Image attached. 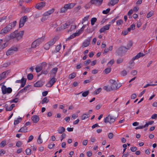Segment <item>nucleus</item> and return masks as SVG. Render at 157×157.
<instances>
[{"instance_id": "obj_1", "label": "nucleus", "mask_w": 157, "mask_h": 157, "mask_svg": "<svg viewBox=\"0 0 157 157\" xmlns=\"http://www.w3.org/2000/svg\"><path fill=\"white\" fill-rule=\"evenodd\" d=\"M24 32L23 30L20 31L19 33L17 30H16L10 35V39L15 38L17 40H19L22 37Z\"/></svg>"}, {"instance_id": "obj_2", "label": "nucleus", "mask_w": 157, "mask_h": 157, "mask_svg": "<svg viewBox=\"0 0 157 157\" xmlns=\"http://www.w3.org/2000/svg\"><path fill=\"white\" fill-rule=\"evenodd\" d=\"M16 23L17 22L15 21L9 23L5 27L1 30L0 34H6L10 31L12 28L15 26Z\"/></svg>"}, {"instance_id": "obj_3", "label": "nucleus", "mask_w": 157, "mask_h": 157, "mask_svg": "<svg viewBox=\"0 0 157 157\" xmlns=\"http://www.w3.org/2000/svg\"><path fill=\"white\" fill-rule=\"evenodd\" d=\"M118 116V115H117L114 117L109 115L105 118L104 122L105 123L108 122L110 123H113L115 121V119Z\"/></svg>"}, {"instance_id": "obj_4", "label": "nucleus", "mask_w": 157, "mask_h": 157, "mask_svg": "<svg viewBox=\"0 0 157 157\" xmlns=\"http://www.w3.org/2000/svg\"><path fill=\"white\" fill-rule=\"evenodd\" d=\"M44 40V39L43 37L40 38L34 41L32 43L31 48H35L36 47L38 46Z\"/></svg>"}, {"instance_id": "obj_5", "label": "nucleus", "mask_w": 157, "mask_h": 157, "mask_svg": "<svg viewBox=\"0 0 157 157\" xmlns=\"http://www.w3.org/2000/svg\"><path fill=\"white\" fill-rule=\"evenodd\" d=\"M127 50L126 47L121 46L117 50L116 52L118 55L122 56L126 53Z\"/></svg>"}, {"instance_id": "obj_6", "label": "nucleus", "mask_w": 157, "mask_h": 157, "mask_svg": "<svg viewBox=\"0 0 157 157\" xmlns=\"http://www.w3.org/2000/svg\"><path fill=\"white\" fill-rule=\"evenodd\" d=\"M109 82L111 84L110 88L112 90H117L120 86H118V84L115 80L111 79L109 80Z\"/></svg>"}, {"instance_id": "obj_7", "label": "nucleus", "mask_w": 157, "mask_h": 157, "mask_svg": "<svg viewBox=\"0 0 157 157\" xmlns=\"http://www.w3.org/2000/svg\"><path fill=\"white\" fill-rule=\"evenodd\" d=\"M1 89L2 94H10L12 92V90L11 88H7L4 85L2 86Z\"/></svg>"}, {"instance_id": "obj_8", "label": "nucleus", "mask_w": 157, "mask_h": 157, "mask_svg": "<svg viewBox=\"0 0 157 157\" xmlns=\"http://www.w3.org/2000/svg\"><path fill=\"white\" fill-rule=\"evenodd\" d=\"M18 48L12 46L6 52L7 56H10L13 54L15 52L17 51Z\"/></svg>"}, {"instance_id": "obj_9", "label": "nucleus", "mask_w": 157, "mask_h": 157, "mask_svg": "<svg viewBox=\"0 0 157 157\" xmlns=\"http://www.w3.org/2000/svg\"><path fill=\"white\" fill-rule=\"evenodd\" d=\"M27 16H24L21 18L19 24L20 28H21L24 26L25 23L27 21Z\"/></svg>"}, {"instance_id": "obj_10", "label": "nucleus", "mask_w": 157, "mask_h": 157, "mask_svg": "<svg viewBox=\"0 0 157 157\" xmlns=\"http://www.w3.org/2000/svg\"><path fill=\"white\" fill-rule=\"evenodd\" d=\"M70 23L69 22H67L65 24L61 25L60 28H57L56 30L57 31L61 30H64L66 28H67L70 25Z\"/></svg>"}, {"instance_id": "obj_11", "label": "nucleus", "mask_w": 157, "mask_h": 157, "mask_svg": "<svg viewBox=\"0 0 157 157\" xmlns=\"http://www.w3.org/2000/svg\"><path fill=\"white\" fill-rule=\"evenodd\" d=\"M91 37L88 38L87 39L85 40L82 44V48L87 47L88 46L90 43V42L91 40Z\"/></svg>"}, {"instance_id": "obj_12", "label": "nucleus", "mask_w": 157, "mask_h": 157, "mask_svg": "<svg viewBox=\"0 0 157 157\" xmlns=\"http://www.w3.org/2000/svg\"><path fill=\"white\" fill-rule=\"evenodd\" d=\"M45 2H41L37 4L36 5L35 7L37 9L41 10L42 8L45 6Z\"/></svg>"}, {"instance_id": "obj_13", "label": "nucleus", "mask_w": 157, "mask_h": 157, "mask_svg": "<svg viewBox=\"0 0 157 157\" xmlns=\"http://www.w3.org/2000/svg\"><path fill=\"white\" fill-rule=\"evenodd\" d=\"M103 0H91L90 2L92 4L97 6H100L102 3Z\"/></svg>"}, {"instance_id": "obj_14", "label": "nucleus", "mask_w": 157, "mask_h": 157, "mask_svg": "<svg viewBox=\"0 0 157 157\" xmlns=\"http://www.w3.org/2000/svg\"><path fill=\"white\" fill-rule=\"evenodd\" d=\"M110 25H107L103 26L102 28H101L100 30V32L101 33L104 32L105 31L108 30L109 29Z\"/></svg>"}, {"instance_id": "obj_15", "label": "nucleus", "mask_w": 157, "mask_h": 157, "mask_svg": "<svg viewBox=\"0 0 157 157\" xmlns=\"http://www.w3.org/2000/svg\"><path fill=\"white\" fill-rule=\"evenodd\" d=\"M58 68L55 67L53 68L50 71V73L52 77H55L58 70Z\"/></svg>"}, {"instance_id": "obj_16", "label": "nucleus", "mask_w": 157, "mask_h": 157, "mask_svg": "<svg viewBox=\"0 0 157 157\" xmlns=\"http://www.w3.org/2000/svg\"><path fill=\"white\" fill-rule=\"evenodd\" d=\"M31 119L34 123H37L39 120V117L37 115H34L31 118Z\"/></svg>"}, {"instance_id": "obj_17", "label": "nucleus", "mask_w": 157, "mask_h": 157, "mask_svg": "<svg viewBox=\"0 0 157 157\" xmlns=\"http://www.w3.org/2000/svg\"><path fill=\"white\" fill-rule=\"evenodd\" d=\"M75 5V4L74 3H69L68 4L65 5L64 6L66 8L67 10L68 9H70L72 8Z\"/></svg>"}, {"instance_id": "obj_18", "label": "nucleus", "mask_w": 157, "mask_h": 157, "mask_svg": "<svg viewBox=\"0 0 157 157\" xmlns=\"http://www.w3.org/2000/svg\"><path fill=\"white\" fill-rule=\"evenodd\" d=\"M56 81V79L55 78V77H53L49 82V86H48V87L52 86Z\"/></svg>"}, {"instance_id": "obj_19", "label": "nucleus", "mask_w": 157, "mask_h": 157, "mask_svg": "<svg viewBox=\"0 0 157 157\" xmlns=\"http://www.w3.org/2000/svg\"><path fill=\"white\" fill-rule=\"evenodd\" d=\"M43 85V82L41 81H37L36 83L34 84V86L36 87H40Z\"/></svg>"}, {"instance_id": "obj_20", "label": "nucleus", "mask_w": 157, "mask_h": 157, "mask_svg": "<svg viewBox=\"0 0 157 157\" xmlns=\"http://www.w3.org/2000/svg\"><path fill=\"white\" fill-rule=\"evenodd\" d=\"M57 40V39L56 37H54L52 38V40H51L48 42V43L50 45L52 46L53 45L56 41Z\"/></svg>"}, {"instance_id": "obj_21", "label": "nucleus", "mask_w": 157, "mask_h": 157, "mask_svg": "<svg viewBox=\"0 0 157 157\" xmlns=\"http://www.w3.org/2000/svg\"><path fill=\"white\" fill-rule=\"evenodd\" d=\"M8 75L7 71H4L0 75V80L4 78L6 75Z\"/></svg>"}, {"instance_id": "obj_22", "label": "nucleus", "mask_w": 157, "mask_h": 157, "mask_svg": "<svg viewBox=\"0 0 157 157\" xmlns=\"http://www.w3.org/2000/svg\"><path fill=\"white\" fill-rule=\"evenodd\" d=\"M54 11V8L52 9L51 10H50L47 12H45L44 13H45V14L48 16L51 14L52 13H53Z\"/></svg>"}, {"instance_id": "obj_23", "label": "nucleus", "mask_w": 157, "mask_h": 157, "mask_svg": "<svg viewBox=\"0 0 157 157\" xmlns=\"http://www.w3.org/2000/svg\"><path fill=\"white\" fill-rule=\"evenodd\" d=\"M119 0H110V2L108 4L109 5L110 4L111 6H113L115 4L117 3Z\"/></svg>"}, {"instance_id": "obj_24", "label": "nucleus", "mask_w": 157, "mask_h": 157, "mask_svg": "<svg viewBox=\"0 0 157 157\" xmlns=\"http://www.w3.org/2000/svg\"><path fill=\"white\" fill-rule=\"evenodd\" d=\"M79 35V33H77V32L73 33L70 36L68 37L67 40H70L72 39L76 36H78Z\"/></svg>"}, {"instance_id": "obj_25", "label": "nucleus", "mask_w": 157, "mask_h": 157, "mask_svg": "<svg viewBox=\"0 0 157 157\" xmlns=\"http://www.w3.org/2000/svg\"><path fill=\"white\" fill-rule=\"evenodd\" d=\"M79 35V33H77V32L73 33L70 36L68 37L67 40H70L72 39L76 36H78Z\"/></svg>"}, {"instance_id": "obj_26", "label": "nucleus", "mask_w": 157, "mask_h": 157, "mask_svg": "<svg viewBox=\"0 0 157 157\" xmlns=\"http://www.w3.org/2000/svg\"><path fill=\"white\" fill-rule=\"evenodd\" d=\"M89 117V115L88 114L84 113L81 116V118L82 120H83Z\"/></svg>"}, {"instance_id": "obj_27", "label": "nucleus", "mask_w": 157, "mask_h": 157, "mask_svg": "<svg viewBox=\"0 0 157 157\" xmlns=\"http://www.w3.org/2000/svg\"><path fill=\"white\" fill-rule=\"evenodd\" d=\"M8 43L7 42H6L3 44L1 46H0V50H1L6 47L8 46Z\"/></svg>"}, {"instance_id": "obj_28", "label": "nucleus", "mask_w": 157, "mask_h": 157, "mask_svg": "<svg viewBox=\"0 0 157 157\" xmlns=\"http://www.w3.org/2000/svg\"><path fill=\"white\" fill-rule=\"evenodd\" d=\"M76 76V73L73 72L69 75L68 76V78L69 79H71L74 78Z\"/></svg>"}, {"instance_id": "obj_29", "label": "nucleus", "mask_w": 157, "mask_h": 157, "mask_svg": "<svg viewBox=\"0 0 157 157\" xmlns=\"http://www.w3.org/2000/svg\"><path fill=\"white\" fill-rule=\"evenodd\" d=\"M145 54H143V53L140 52L138 53L135 56V58H136V59H137L140 57L143 56Z\"/></svg>"}, {"instance_id": "obj_30", "label": "nucleus", "mask_w": 157, "mask_h": 157, "mask_svg": "<svg viewBox=\"0 0 157 157\" xmlns=\"http://www.w3.org/2000/svg\"><path fill=\"white\" fill-rule=\"evenodd\" d=\"M14 107L15 105L14 104H12L9 108H7V107H6V110L7 111H11Z\"/></svg>"}, {"instance_id": "obj_31", "label": "nucleus", "mask_w": 157, "mask_h": 157, "mask_svg": "<svg viewBox=\"0 0 157 157\" xmlns=\"http://www.w3.org/2000/svg\"><path fill=\"white\" fill-rule=\"evenodd\" d=\"M48 16L46 15L45 14V13H44L43 14V16L42 18H41V21L42 22H43L46 20L48 18Z\"/></svg>"}, {"instance_id": "obj_32", "label": "nucleus", "mask_w": 157, "mask_h": 157, "mask_svg": "<svg viewBox=\"0 0 157 157\" xmlns=\"http://www.w3.org/2000/svg\"><path fill=\"white\" fill-rule=\"evenodd\" d=\"M18 132H27V129L25 128V127H22L18 130Z\"/></svg>"}, {"instance_id": "obj_33", "label": "nucleus", "mask_w": 157, "mask_h": 157, "mask_svg": "<svg viewBox=\"0 0 157 157\" xmlns=\"http://www.w3.org/2000/svg\"><path fill=\"white\" fill-rule=\"evenodd\" d=\"M65 128L63 127H60L58 130V132L59 133H62L65 131Z\"/></svg>"}, {"instance_id": "obj_34", "label": "nucleus", "mask_w": 157, "mask_h": 157, "mask_svg": "<svg viewBox=\"0 0 157 157\" xmlns=\"http://www.w3.org/2000/svg\"><path fill=\"white\" fill-rule=\"evenodd\" d=\"M22 120V118L20 117L18 118L17 120H15L14 121V124L15 125H17Z\"/></svg>"}, {"instance_id": "obj_35", "label": "nucleus", "mask_w": 157, "mask_h": 157, "mask_svg": "<svg viewBox=\"0 0 157 157\" xmlns=\"http://www.w3.org/2000/svg\"><path fill=\"white\" fill-rule=\"evenodd\" d=\"M132 44L133 43L132 41H129L127 45L126 48L127 49H129L132 46Z\"/></svg>"}, {"instance_id": "obj_36", "label": "nucleus", "mask_w": 157, "mask_h": 157, "mask_svg": "<svg viewBox=\"0 0 157 157\" xmlns=\"http://www.w3.org/2000/svg\"><path fill=\"white\" fill-rule=\"evenodd\" d=\"M49 101V100L47 98V97L44 98L42 101L41 103L42 104L45 103H47Z\"/></svg>"}, {"instance_id": "obj_37", "label": "nucleus", "mask_w": 157, "mask_h": 157, "mask_svg": "<svg viewBox=\"0 0 157 157\" xmlns=\"http://www.w3.org/2000/svg\"><path fill=\"white\" fill-rule=\"evenodd\" d=\"M42 69V67H41V66H37L35 68L36 71L37 73L40 72Z\"/></svg>"}, {"instance_id": "obj_38", "label": "nucleus", "mask_w": 157, "mask_h": 157, "mask_svg": "<svg viewBox=\"0 0 157 157\" xmlns=\"http://www.w3.org/2000/svg\"><path fill=\"white\" fill-rule=\"evenodd\" d=\"M27 78L29 80H31L33 77V75L32 74H29L27 75Z\"/></svg>"}, {"instance_id": "obj_39", "label": "nucleus", "mask_w": 157, "mask_h": 157, "mask_svg": "<svg viewBox=\"0 0 157 157\" xmlns=\"http://www.w3.org/2000/svg\"><path fill=\"white\" fill-rule=\"evenodd\" d=\"M97 21V19L95 17L92 18H91V24L92 25H93L94 24L95 22H96V21Z\"/></svg>"}, {"instance_id": "obj_40", "label": "nucleus", "mask_w": 157, "mask_h": 157, "mask_svg": "<svg viewBox=\"0 0 157 157\" xmlns=\"http://www.w3.org/2000/svg\"><path fill=\"white\" fill-rule=\"evenodd\" d=\"M26 79L25 78L23 77V81H22V82H21V86L22 87H23L25 86L26 82Z\"/></svg>"}, {"instance_id": "obj_41", "label": "nucleus", "mask_w": 157, "mask_h": 157, "mask_svg": "<svg viewBox=\"0 0 157 157\" xmlns=\"http://www.w3.org/2000/svg\"><path fill=\"white\" fill-rule=\"evenodd\" d=\"M123 23V21L122 19H120L117 21V25H121Z\"/></svg>"}, {"instance_id": "obj_42", "label": "nucleus", "mask_w": 157, "mask_h": 157, "mask_svg": "<svg viewBox=\"0 0 157 157\" xmlns=\"http://www.w3.org/2000/svg\"><path fill=\"white\" fill-rule=\"evenodd\" d=\"M25 152L27 155H30L31 154V150L29 148H27L25 150Z\"/></svg>"}, {"instance_id": "obj_43", "label": "nucleus", "mask_w": 157, "mask_h": 157, "mask_svg": "<svg viewBox=\"0 0 157 157\" xmlns=\"http://www.w3.org/2000/svg\"><path fill=\"white\" fill-rule=\"evenodd\" d=\"M89 91L88 90L85 91L82 94V96L83 97H86L88 94Z\"/></svg>"}, {"instance_id": "obj_44", "label": "nucleus", "mask_w": 157, "mask_h": 157, "mask_svg": "<svg viewBox=\"0 0 157 157\" xmlns=\"http://www.w3.org/2000/svg\"><path fill=\"white\" fill-rule=\"evenodd\" d=\"M101 90L102 89L101 88H98L95 91L94 93L96 94H97L101 91Z\"/></svg>"}, {"instance_id": "obj_45", "label": "nucleus", "mask_w": 157, "mask_h": 157, "mask_svg": "<svg viewBox=\"0 0 157 157\" xmlns=\"http://www.w3.org/2000/svg\"><path fill=\"white\" fill-rule=\"evenodd\" d=\"M91 62V60L90 59H87L84 62V64L85 66H87Z\"/></svg>"}, {"instance_id": "obj_46", "label": "nucleus", "mask_w": 157, "mask_h": 157, "mask_svg": "<svg viewBox=\"0 0 157 157\" xmlns=\"http://www.w3.org/2000/svg\"><path fill=\"white\" fill-rule=\"evenodd\" d=\"M154 122L153 121H149L148 122V123L146 124L145 125V127H147L149 125L152 124L154 123Z\"/></svg>"}, {"instance_id": "obj_47", "label": "nucleus", "mask_w": 157, "mask_h": 157, "mask_svg": "<svg viewBox=\"0 0 157 157\" xmlns=\"http://www.w3.org/2000/svg\"><path fill=\"white\" fill-rule=\"evenodd\" d=\"M127 74V71L124 70L122 71L121 73V75L123 76H125Z\"/></svg>"}, {"instance_id": "obj_48", "label": "nucleus", "mask_w": 157, "mask_h": 157, "mask_svg": "<svg viewBox=\"0 0 157 157\" xmlns=\"http://www.w3.org/2000/svg\"><path fill=\"white\" fill-rule=\"evenodd\" d=\"M67 9L64 6L63 7H62L61 8L60 10V12L61 13H63L65 12L66 11H67Z\"/></svg>"}, {"instance_id": "obj_49", "label": "nucleus", "mask_w": 157, "mask_h": 157, "mask_svg": "<svg viewBox=\"0 0 157 157\" xmlns=\"http://www.w3.org/2000/svg\"><path fill=\"white\" fill-rule=\"evenodd\" d=\"M110 10L109 8H108L106 10H104L102 11V13L105 14H106L109 12Z\"/></svg>"}, {"instance_id": "obj_50", "label": "nucleus", "mask_w": 157, "mask_h": 157, "mask_svg": "<svg viewBox=\"0 0 157 157\" xmlns=\"http://www.w3.org/2000/svg\"><path fill=\"white\" fill-rule=\"evenodd\" d=\"M153 14V12L150 11L149 12V13L147 14V18H149L151 17Z\"/></svg>"}, {"instance_id": "obj_51", "label": "nucleus", "mask_w": 157, "mask_h": 157, "mask_svg": "<svg viewBox=\"0 0 157 157\" xmlns=\"http://www.w3.org/2000/svg\"><path fill=\"white\" fill-rule=\"evenodd\" d=\"M50 46H51L48 43H47L45 45L44 48L46 50H48Z\"/></svg>"}, {"instance_id": "obj_52", "label": "nucleus", "mask_w": 157, "mask_h": 157, "mask_svg": "<svg viewBox=\"0 0 157 157\" xmlns=\"http://www.w3.org/2000/svg\"><path fill=\"white\" fill-rule=\"evenodd\" d=\"M111 71L110 68H107L105 69L104 71L105 74H107L109 73Z\"/></svg>"}, {"instance_id": "obj_53", "label": "nucleus", "mask_w": 157, "mask_h": 157, "mask_svg": "<svg viewBox=\"0 0 157 157\" xmlns=\"http://www.w3.org/2000/svg\"><path fill=\"white\" fill-rule=\"evenodd\" d=\"M123 61V59L122 58H119L117 61V63L118 64H120Z\"/></svg>"}, {"instance_id": "obj_54", "label": "nucleus", "mask_w": 157, "mask_h": 157, "mask_svg": "<svg viewBox=\"0 0 157 157\" xmlns=\"http://www.w3.org/2000/svg\"><path fill=\"white\" fill-rule=\"evenodd\" d=\"M104 89L107 91H110L111 90L110 87L109 88L108 86H105L104 87Z\"/></svg>"}, {"instance_id": "obj_55", "label": "nucleus", "mask_w": 157, "mask_h": 157, "mask_svg": "<svg viewBox=\"0 0 157 157\" xmlns=\"http://www.w3.org/2000/svg\"><path fill=\"white\" fill-rule=\"evenodd\" d=\"M18 101V99L17 98H16L10 101V103L15 102L17 103Z\"/></svg>"}, {"instance_id": "obj_56", "label": "nucleus", "mask_w": 157, "mask_h": 157, "mask_svg": "<svg viewBox=\"0 0 157 157\" xmlns=\"http://www.w3.org/2000/svg\"><path fill=\"white\" fill-rule=\"evenodd\" d=\"M89 17V16H88L86 17H85L82 20V24H83L84 22L86 21H87Z\"/></svg>"}, {"instance_id": "obj_57", "label": "nucleus", "mask_w": 157, "mask_h": 157, "mask_svg": "<svg viewBox=\"0 0 157 157\" xmlns=\"http://www.w3.org/2000/svg\"><path fill=\"white\" fill-rule=\"evenodd\" d=\"M33 16L35 18H37L40 16V13H36Z\"/></svg>"}, {"instance_id": "obj_58", "label": "nucleus", "mask_w": 157, "mask_h": 157, "mask_svg": "<svg viewBox=\"0 0 157 157\" xmlns=\"http://www.w3.org/2000/svg\"><path fill=\"white\" fill-rule=\"evenodd\" d=\"M21 142L20 141H18L16 143V146L18 147H20L21 145Z\"/></svg>"}, {"instance_id": "obj_59", "label": "nucleus", "mask_w": 157, "mask_h": 157, "mask_svg": "<svg viewBox=\"0 0 157 157\" xmlns=\"http://www.w3.org/2000/svg\"><path fill=\"white\" fill-rule=\"evenodd\" d=\"M80 8L81 6H78L74 9L75 11L76 12H77L80 9Z\"/></svg>"}, {"instance_id": "obj_60", "label": "nucleus", "mask_w": 157, "mask_h": 157, "mask_svg": "<svg viewBox=\"0 0 157 157\" xmlns=\"http://www.w3.org/2000/svg\"><path fill=\"white\" fill-rule=\"evenodd\" d=\"M6 141H2L0 144L1 147H3L6 145Z\"/></svg>"}, {"instance_id": "obj_61", "label": "nucleus", "mask_w": 157, "mask_h": 157, "mask_svg": "<svg viewBox=\"0 0 157 157\" xmlns=\"http://www.w3.org/2000/svg\"><path fill=\"white\" fill-rule=\"evenodd\" d=\"M48 71L46 70H42L40 74L41 75V74H43L46 75L48 74Z\"/></svg>"}, {"instance_id": "obj_62", "label": "nucleus", "mask_w": 157, "mask_h": 157, "mask_svg": "<svg viewBox=\"0 0 157 157\" xmlns=\"http://www.w3.org/2000/svg\"><path fill=\"white\" fill-rule=\"evenodd\" d=\"M76 28V26L75 25H71V29L69 30L68 32L71 31L72 30L75 29Z\"/></svg>"}, {"instance_id": "obj_63", "label": "nucleus", "mask_w": 157, "mask_h": 157, "mask_svg": "<svg viewBox=\"0 0 157 157\" xmlns=\"http://www.w3.org/2000/svg\"><path fill=\"white\" fill-rule=\"evenodd\" d=\"M130 150L132 152H134L136 151L137 150V148L136 147H131L130 148Z\"/></svg>"}, {"instance_id": "obj_64", "label": "nucleus", "mask_w": 157, "mask_h": 157, "mask_svg": "<svg viewBox=\"0 0 157 157\" xmlns=\"http://www.w3.org/2000/svg\"><path fill=\"white\" fill-rule=\"evenodd\" d=\"M151 118V119H156L157 118V114H155L152 115Z\"/></svg>"}]
</instances>
